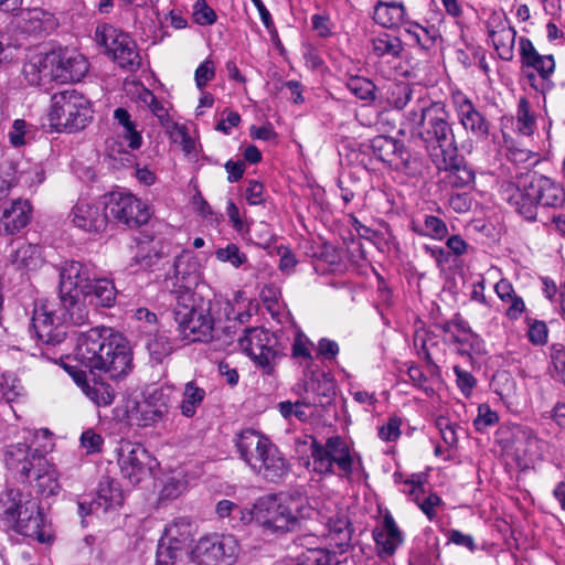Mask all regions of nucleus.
Wrapping results in <instances>:
<instances>
[{
	"mask_svg": "<svg viewBox=\"0 0 565 565\" xmlns=\"http://www.w3.org/2000/svg\"><path fill=\"white\" fill-rule=\"evenodd\" d=\"M74 359L89 371H102L111 379L131 370L132 356L127 341L110 328H92L76 340Z\"/></svg>",
	"mask_w": 565,
	"mask_h": 565,
	"instance_id": "f257e3e1",
	"label": "nucleus"
},
{
	"mask_svg": "<svg viewBox=\"0 0 565 565\" xmlns=\"http://www.w3.org/2000/svg\"><path fill=\"white\" fill-rule=\"evenodd\" d=\"M450 114L445 104L430 102L422 93L417 96L416 106L406 114V121L412 136L425 142L429 152L436 149L456 147Z\"/></svg>",
	"mask_w": 565,
	"mask_h": 565,
	"instance_id": "f03ea898",
	"label": "nucleus"
},
{
	"mask_svg": "<svg viewBox=\"0 0 565 565\" xmlns=\"http://www.w3.org/2000/svg\"><path fill=\"white\" fill-rule=\"evenodd\" d=\"M3 520L19 534L51 543L54 534L39 501L19 489H8L1 499Z\"/></svg>",
	"mask_w": 565,
	"mask_h": 565,
	"instance_id": "7ed1b4c3",
	"label": "nucleus"
},
{
	"mask_svg": "<svg viewBox=\"0 0 565 565\" xmlns=\"http://www.w3.org/2000/svg\"><path fill=\"white\" fill-rule=\"evenodd\" d=\"M508 202L526 220H534L537 205L558 206L565 196L564 190L543 175L526 174L519 182L504 188Z\"/></svg>",
	"mask_w": 565,
	"mask_h": 565,
	"instance_id": "20e7f679",
	"label": "nucleus"
},
{
	"mask_svg": "<svg viewBox=\"0 0 565 565\" xmlns=\"http://www.w3.org/2000/svg\"><path fill=\"white\" fill-rule=\"evenodd\" d=\"M312 471L321 476L338 475L352 480L355 475H364L361 456L340 436L329 437L322 445L311 444Z\"/></svg>",
	"mask_w": 565,
	"mask_h": 565,
	"instance_id": "39448f33",
	"label": "nucleus"
},
{
	"mask_svg": "<svg viewBox=\"0 0 565 565\" xmlns=\"http://www.w3.org/2000/svg\"><path fill=\"white\" fill-rule=\"evenodd\" d=\"M93 118L89 100L75 89L56 92L51 97L46 120L51 131L73 132L84 129Z\"/></svg>",
	"mask_w": 565,
	"mask_h": 565,
	"instance_id": "423d86ee",
	"label": "nucleus"
},
{
	"mask_svg": "<svg viewBox=\"0 0 565 565\" xmlns=\"http://www.w3.org/2000/svg\"><path fill=\"white\" fill-rule=\"evenodd\" d=\"M218 302L198 295L174 307V320L179 337L188 342L212 340L215 327L213 308Z\"/></svg>",
	"mask_w": 565,
	"mask_h": 565,
	"instance_id": "0eeeda50",
	"label": "nucleus"
},
{
	"mask_svg": "<svg viewBox=\"0 0 565 565\" xmlns=\"http://www.w3.org/2000/svg\"><path fill=\"white\" fill-rule=\"evenodd\" d=\"M171 409L170 392L157 387L129 398L126 403V418L131 426L139 428L156 427L166 422Z\"/></svg>",
	"mask_w": 565,
	"mask_h": 565,
	"instance_id": "6e6552de",
	"label": "nucleus"
},
{
	"mask_svg": "<svg viewBox=\"0 0 565 565\" xmlns=\"http://www.w3.org/2000/svg\"><path fill=\"white\" fill-rule=\"evenodd\" d=\"M95 40L105 49V54L120 67L132 70L140 66L137 44L128 33L113 25L102 24L96 28Z\"/></svg>",
	"mask_w": 565,
	"mask_h": 565,
	"instance_id": "1a4fd4ad",
	"label": "nucleus"
},
{
	"mask_svg": "<svg viewBox=\"0 0 565 565\" xmlns=\"http://www.w3.org/2000/svg\"><path fill=\"white\" fill-rule=\"evenodd\" d=\"M239 554V543L231 534H212L201 537L191 551L196 565H232Z\"/></svg>",
	"mask_w": 565,
	"mask_h": 565,
	"instance_id": "9d476101",
	"label": "nucleus"
},
{
	"mask_svg": "<svg viewBox=\"0 0 565 565\" xmlns=\"http://www.w3.org/2000/svg\"><path fill=\"white\" fill-rule=\"evenodd\" d=\"M31 326L35 337L45 344H58L66 337L65 313L55 301H35Z\"/></svg>",
	"mask_w": 565,
	"mask_h": 565,
	"instance_id": "9b49d317",
	"label": "nucleus"
},
{
	"mask_svg": "<svg viewBox=\"0 0 565 565\" xmlns=\"http://www.w3.org/2000/svg\"><path fill=\"white\" fill-rule=\"evenodd\" d=\"M242 350L266 374H273L279 359L278 341L268 330L259 327L246 328L238 340Z\"/></svg>",
	"mask_w": 565,
	"mask_h": 565,
	"instance_id": "f8f14e48",
	"label": "nucleus"
},
{
	"mask_svg": "<svg viewBox=\"0 0 565 565\" xmlns=\"http://www.w3.org/2000/svg\"><path fill=\"white\" fill-rule=\"evenodd\" d=\"M192 536V524L188 519L180 518L169 523L158 544L156 565L181 564Z\"/></svg>",
	"mask_w": 565,
	"mask_h": 565,
	"instance_id": "ddd939ff",
	"label": "nucleus"
},
{
	"mask_svg": "<svg viewBox=\"0 0 565 565\" xmlns=\"http://www.w3.org/2000/svg\"><path fill=\"white\" fill-rule=\"evenodd\" d=\"M255 523L264 532L282 534L296 530V518L291 514L285 498L265 495L255 502Z\"/></svg>",
	"mask_w": 565,
	"mask_h": 565,
	"instance_id": "4468645a",
	"label": "nucleus"
},
{
	"mask_svg": "<svg viewBox=\"0 0 565 565\" xmlns=\"http://www.w3.org/2000/svg\"><path fill=\"white\" fill-rule=\"evenodd\" d=\"M105 209L108 215L129 226H140L150 218L148 205L131 193L116 191L105 195Z\"/></svg>",
	"mask_w": 565,
	"mask_h": 565,
	"instance_id": "2eb2a0df",
	"label": "nucleus"
},
{
	"mask_svg": "<svg viewBox=\"0 0 565 565\" xmlns=\"http://www.w3.org/2000/svg\"><path fill=\"white\" fill-rule=\"evenodd\" d=\"M118 465L122 478L138 484L151 476L156 459L142 445L122 441L118 452Z\"/></svg>",
	"mask_w": 565,
	"mask_h": 565,
	"instance_id": "dca6fc26",
	"label": "nucleus"
},
{
	"mask_svg": "<svg viewBox=\"0 0 565 565\" xmlns=\"http://www.w3.org/2000/svg\"><path fill=\"white\" fill-rule=\"evenodd\" d=\"M457 147L452 149H434L430 151V159L439 171H444L445 182L452 188H465L469 185L475 174L471 169L461 163L456 154Z\"/></svg>",
	"mask_w": 565,
	"mask_h": 565,
	"instance_id": "f3484780",
	"label": "nucleus"
},
{
	"mask_svg": "<svg viewBox=\"0 0 565 565\" xmlns=\"http://www.w3.org/2000/svg\"><path fill=\"white\" fill-rule=\"evenodd\" d=\"M70 222L77 228L87 233L104 231L108 222L105 200L96 203L86 199L78 200L68 214Z\"/></svg>",
	"mask_w": 565,
	"mask_h": 565,
	"instance_id": "a211bd4d",
	"label": "nucleus"
},
{
	"mask_svg": "<svg viewBox=\"0 0 565 565\" xmlns=\"http://www.w3.org/2000/svg\"><path fill=\"white\" fill-rule=\"evenodd\" d=\"M487 30L498 55L504 61H512L516 31L502 10L491 13L487 20Z\"/></svg>",
	"mask_w": 565,
	"mask_h": 565,
	"instance_id": "6ab92c4d",
	"label": "nucleus"
},
{
	"mask_svg": "<svg viewBox=\"0 0 565 565\" xmlns=\"http://www.w3.org/2000/svg\"><path fill=\"white\" fill-rule=\"evenodd\" d=\"M95 275V268L89 264L65 262L60 271V295L89 292Z\"/></svg>",
	"mask_w": 565,
	"mask_h": 565,
	"instance_id": "aec40b11",
	"label": "nucleus"
},
{
	"mask_svg": "<svg viewBox=\"0 0 565 565\" xmlns=\"http://www.w3.org/2000/svg\"><path fill=\"white\" fill-rule=\"evenodd\" d=\"M457 117L462 127L479 139L489 136V121L476 108L472 100L461 92L452 95Z\"/></svg>",
	"mask_w": 565,
	"mask_h": 565,
	"instance_id": "412c9836",
	"label": "nucleus"
},
{
	"mask_svg": "<svg viewBox=\"0 0 565 565\" xmlns=\"http://www.w3.org/2000/svg\"><path fill=\"white\" fill-rule=\"evenodd\" d=\"M6 465L21 478H30L32 471L46 467V459L38 450L31 451L29 446L19 443L8 447Z\"/></svg>",
	"mask_w": 565,
	"mask_h": 565,
	"instance_id": "4be33fe9",
	"label": "nucleus"
},
{
	"mask_svg": "<svg viewBox=\"0 0 565 565\" xmlns=\"http://www.w3.org/2000/svg\"><path fill=\"white\" fill-rule=\"evenodd\" d=\"M372 535L376 553L382 558L394 555L404 542L403 532L390 512L383 515V521L373 529Z\"/></svg>",
	"mask_w": 565,
	"mask_h": 565,
	"instance_id": "5701e85b",
	"label": "nucleus"
},
{
	"mask_svg": "<svg viewBox=\"0 0 565 565\" xmlns=\"http://www.w3.org/2000/svg\"><path fill=\"white\" fill-rule=\"evenodd\" d=\"M57 71V82H79L88 72L86 57L75 50H54Z\"/></svg>",
	"mask_w": 565,
	"mask_h": 565,
	"instance_id": "b1692460",
	"label": "nucleus"
},
{
	"mask_svg": "<svg viewBox=\"0 0 565 565\" xmlns=\"http://www.w3.org/2000/svg\"><path fill=\"white\" fill-rule=\"evenodd\" d=\"M274 443L254 429L242 430L235 440L241 459L252 469Z\"/></svg>",
	"mask_w": 565,
	"mask_h": 565,
	"instance_id": "393cba45",
	"label": "nucleus"
},
{
	"mask_svg": "<svg viewBox=\"0 0 565 565\" xmlns=\"http://www.w3.org/2000/svg\"><path fill=\"white\" fill-rule=\"evenodd\" d=\"M252 471L267 481L277 482L287 476L289 465L278 447L273 444Z\"/></svg>",
	"mask_w": 565,
	"mask_h": 565,
	"instance_id": "a878e982",
	"label": "nucleus"
},
{
	"mask_svg": "<svg viewBox=\"0 0 565 565\" xmlns=\"http://www.w3.org/2000/svg\"><path fill=\"white\" fill-rule=\"evenodd\" d=\"M17 19L18 26L29 34L49 33L55 30L58 24L51 12L41 8L20 10Z\"/></svg>",
	"mask_w": 565,
	"mask_h": 565,
	"instance_id": "bb28decb",
	"label": "nucleus"
},
{
	"mask_svg": "<svg viewBox=\"0 0 565 565\" xmlns=\"http://www.w3.org/2000/svg\"><path fill=\"white\" fill-rule=\"evenodd\" d=\"M31 205L26 200H17L0 207V230L15 234L28 225L31 218Z\"/></svg>",
	"mask_w": 565,
	"mask_h": 565,
	"instance_id": "cd10ccee",
	"label": "nucleus"
},
{
	"mask_svg": "<svg viewBox=\"0 0 565 565\" xmlns=\"http://www.w3.org/2000/svg\"><path fill=\"white\" fill-rule=\"evenodd\" d=\"M255 503L253 508H247L224 499L215 505V513L218 519L226 520L227 525L236 530H242L252 522H255Z\"/></svg>",
	"mask_w": 565,
	"mask_h": 565,
	"instance_id": "c85d7f7f",
	"label": "nucleus"
},
{
	"mask_svg": "<svg viewBox=\"0 0 565 565\" xmlns=\"http://www.w3.org/2000/svg\"><path fill=\"white\" fill-rule=\"evenodd\" d=\"M6 177L1 180L0 185V200L6 198L8 191L14 186L33 188L44 180V174L38 167H29L28 169L17 171L13 164L8 166Z\"/></svg>",
	"mask_w": 565,
	"mask_h": 565,
	"instance_id": "c756f323",
	"label": "nucleus"
},
{
	"mask_svg": "<svg viewBox=\"0 0 565 565\" xmlns=\"http://www.w3.org/2000/svg\"><path fill=\"white\" fill-rule=\"evenodd\" d=\"M519 51L524 67L535 70L543 78H547L555 70L553 55H541L532 42L526 38H520Z\"/></svg>",
	"mask_w": 565,
	"mask_h": 565,
	"instance_id": "7c9ffc66",
	"label": "nucleus"
},
{
	"mask_svg": "<svg viewBox=\"0 0 565 565\" xmlns=\"http://www.w3.org/2000/svg\"><path fill=\"white\" fill-rule=\"evenodd\" d=\"M74 380L97 407H106L113 404L116 392L110 384L96 379L87 381L85 375L81 373L75 374Z\"/></svg>",
	"mask_w": 565,
	"mask_h": 565,
	"instance_id": "2f4dec72",
	"label": "nucleus"
},
{
	"mask_svg": "<svg viewBox=\"0 0 565 565\" xmlns=\"http://www.w3.org/2000/svg\"><path fill=\"white\" fill-rule=\"evenodd\" d=\"M322 398L301 397L296 401H281L277 404V409L282 418L290 420L292 417L299 422H307L318 406H322Z\"/></svg>",
	"mask_w": 565,
	"mask_h": 565,
	"instance_id": "473e14b6",
	"label": "nucleus"
},
{
	"mask_svg": "<svg viewBox=\"0 0 565 565\" xmlns=\"http://www.w3.org/2000/svg\"><path fill=\"white\" fill-rule=\"evenodd\" d=\"M122 493L118 483L110 479H104L98 484L97 497L90 502V511L107 512L120 507Z\"/></svg>",
	"mask_w": 565,
	"mask_h": 565,
	"instance_id": "72a5a7b5",
	"label": "nucleus"
},
{
	"mask_svg": "<svg viewBox=\"0 0 565 565\" xmlns=\"http://www.w3.org/2000/svg\"><path fill=\"white\" fill-rule=\"evenodd\" d=\"M406 483L411 486L409 495L420 509V511L427 516L429 521L435 520L437 516V508L443 505L441 498L435 492H429L426 494L420 482L415 483L414 481H407Z\"/></svg>",
	"mask_w": 565,
	"mask_h": 565,
	"instance_id": "f704fd0d",
	"label": "nucleus"
},
{
	"mask_svg": "<svg viewBox=\"0 0 565 565\" xmlns=\"http://www.w3.org/2000/svg\"><path fill=\"white\" fill-rule=\"evenodd\" d=\"M374 21L384 28H394L405 22V7L402 2L379 1L374 8Z\"/></svg>",
	"mask_w": 565,
	"mask_h": 565,
	"instance_id": "c9c22d12",
	"label": "nucleus"
},
{
	"mask_svg": "<svg viewBox=\"0 0 565 565\" xmlns=\"http://www.w3.org/2000/svg\"><path fill=\"white\" fill-rule=\"evenodd\" d=\"M11 263L17 269L34 270L42 263L40 247L34 244L21 243L12 250L10 256Z\"/></svg>",
	"mask_w": 565,
	"mask_h": 565,
	"instance_id": "e433bc0d",
	"label": "nucleus"
},
{
	"mask_svg": "<svg viewBox=\"0 0 565 565\" xmlns=\"http://www.w3.org/2000/svg\"><path fill=\"white\" fill-rule=\"evenodd\" d=\"M114 119L119 127V136L127 141V147L130 150H137L142 145L141 132L137 130V126L131 120L130 114L125 108H116L114 110Z\"/></svg>",
	"mask_w": 565,
	"mask_h": 565,
	"instance_id": "4c0bfd02",
	"label": "nucleus"
},
{
	"mask_svg": "<svg viewBox=\"0 0 565 565\" xmlns=\"http://www.w3.org/2000/svg\"><path fill=\"white\" fill-rule=\"evenodd\" d=\"M85 295H60V306L65 313V323L71 321L74 324H83L88 318L85 306Z\"/></svg>",
	"mask_w": 565,
	"mask_h": 565,
	"instance_id": "58836bf2",
	"label": "nucleus"
},
{
	"mask_svg": "<svg viewBox=\"0 0 565 565\" xmlns=\"http://www.w3.org/2000/svg\"><path fill=\"white\" fill-rule=\"evenodd\" d=\"M40 52H30L22 65V77L29 86L47 87Z\"/></svg>",
	"mask_w": 565,
	"mask_h": 565,
	"instance_id": "ea45409f",
	"label": "nucleus"
},
{
	"mask_svg": "<svg viewBox=\"0 0 565 565\" xmlns=\"http://www.w3.org/2000/svg\"><path fill=\"white\" fill-rule=\"evenodd\" d=\"M90 302L103 307H110L116 299V288L113 281L105 278L94 277L90 285V291L85 294Z\"/></svg>",
	"mask_w": 565,
	"mask_h": 565,
	"instance_id": "a19ab883",
	"label": "nucleus"
},
{
	"mask_svg": "<svg viewBox=\"0 0 565 565\" xmlns=\"http://www.w3.org/2000/svg\"><path fill=\"white\" fill-rule=\"evenodd\" d=\"M291 392L297 396V398L301 397H318L321 398L327 397L330 398L333 395V388L331 383L324 381L320 383L316 381L313 376L308 380H302L292 385Z\"/></svg>",
	"mask_w": 565,
	"mask_h": 565,
	"instance_id": "79ce46f5",
	"label": "nucleus"
},
{
	"mask_svg": "<svg viewBox=\"0 0 565 565\" xmlns=\"http://www.w3.org/2000/svg\"><path fill=\"white\" fill-rule=\"evenodd\" d=\"M173 270L191 286L196 284L200 276V264L192 252L183 250L173 263Z\"/></svg>",
	"mask_w": 565,
	"mask_h": 565,
	"instance_id": "37998d69",
	"label": "nucleus"
},
{
	"mask_svg": "<svg viewBox=\"0 0 565 565\" xmlns=\"http://www.w3.org/2000/svg\"><path fill=\"white\" fill-rule=\"evenodd\" d=\"M161 288L162 291L174 296L177 305L189 301L191 298L196 296L191 291V285L181 279V276L173 269L166 275Z\"/></svg>",
	"mask_w": 565,
	"mask_h": 565,
	"instance_id": "c03bdc74",
	"label": "nucleus"
},
{
	"mask_svg": "<svg viewBox=\"0 0 565 565\" xmlns=\"http://www.w3.org/2000/svg\"><path fill=\"white\" fill-rule=\"evenodd\" d=\"M205 398V391L199 387L194 381H190L184 385L182 401L180 404L181 414L191 418L196 414Z\"/></svg>",
	"mask_w": 565,
	"mask_h": 565,
	"instance_id": "a18cd8bd",
	"label": "nucleus"
},
{
	"mask_svg": "<svg viewBox=\"0 0 565 565\" xmlns=\"http://www.w3.org/2000/svg\"><path fill=\"white\" fill-rule=\"evenodd\" d=\"M372 51L377 57L398 58L403 52V43L398 38L383 33L372 40Z\"/></svg>",
	"mask_w": 565,
	"mask_h": 565,
	"instance_id": "49530a36",
	"label": "nucleus"
},
{
	"mask_svg": "<svg viewBox=\"0 0 565 565\" xmlns=\"http://www.w3.org/2000/svg\"><path fill=\"white\" fill-rule=\"evenodd\" d=\"M190 484V476L188 470L181 468L175 470L171 476L167 477L161 490V498L173 500L183 494Z\"/></svg>",
	"mask_w": 565,
	"mask_h": 565,
	"instance_id": "de8ad7c7",
	"label": "nucleus"
},
{
	"mask_svg": "<svg viewBox=\"0 0 565 565\" xmlns=\"http://www.w3.org/2000/svg\"><path fill=\"white\" fill-rule=\"evenodd\" d=\"M412 230L420 235L427 236L434 239H444L448 234L446 223L437 216L425 215L423 223L412 221Z\"/></svg>",
	"mask_w": 565,
	"mask_h": 565,
	"instance_id": "09e8293b",
	"label": "nucleus"
},
{
	"mask_svg": "<svg viewBox=\"0 0 565 565\" xmlns=\"http://www.w3.org/2000/svg\"><path fill=\"white\" fill-rule=\"evenodd\" d=\"M31 476L35 477V488L41 497L49 498L58 493L60 484L56 473L50 468L47 462L46 467H43L41 470L35 469L31 472Z\"/></svg>",
	"mask_w": 565,
	"mask_h": 565,
	"instance_id": "8fccbe9b",
	"label": "nucleus"
},
{
	"mask_svg": "<svg viewBox=\"0 0 565 565\" xmlns=\"http://www.w3.org/2000/svg\"><path fill=\"white\" fill-rule=\"evenodd\" d=\"M372 149L380 160L393 162L396 157H399L402 145L393 138L377 136L372 140Z\"/></svg>",
	"mask_w": 565,
	"mask_h": 565,
	"instance_id": "3c124183",
	"label": "nucleus"
},
{
	"mask_svg": "<svg viewBox=\"0 0 565 565\" xmlns=\"http://www.w3.org/2000/svg\"><path fill=\"white\" fill-rule=\"evenodd\" d=\"M137 100L149 108L161 124L169 121V113L154 94L142 85L136 86Z\"/></svg>",
	"mask_w": 565,
	"mask_h": 565,
	"instance_id": "603ef678",
	"label": "nucleus"
},
{
	"mask_svg": "<svg viewBox=\"0 0 565 565\" xmlns=\"http://www.w3.org/2000/svg\"><path fill=\"white\" fill-rule=\"evenodd\" d=\"M147 349L150 358L156 363H161L174 351L173 342L162 333H156L148 342Z\"/></svg>",
	"mask_w": 565,
	"mask_h": 565,
	"instance_id": "864d4df0",
	"label": "nucleus"
},
{
	"mask_svg": "<svg viewBox=\"0 0 565 565\" xmlns=\"http://www.w3.org/2000/svg\"><path fill=\"white\" fill-rule=\"evenodd\" d=\"M286 503L290 509L291 514L296 518V529L299 526V521L310 519L315 513L309 498L299 493H292L285 497Z\"/></svg>",
	"mask_w": 565,
	"mask_h": 565,
	"instance_id": "5fc2aeb1",
	"label": "nucleus"
},
{
	"mask_svg": "<svg viewBox=\"0 0 565 565\" xmlns=\"http://www.w3.org/2000/svg\"><path fill=\"white\" fill-rule=\"evenodd\" d=\"M348 89L362 100H373L375 98V85L367 78L361 76H351L347 82Z\"/></svg>",
	"mask_w": 565,
	"mask_h": 565,
	"instance_id": "6e6d98bb",
	"label": "nucleus"
},
{
	"mask_svg": "<svg viewBox=\"0 0 565 565\" xmlns=\"http://www.w3.org/2000/svg\"><path fill=\"white\" fill-rule=\"evenodd\" d=\"M215 257L221 263H228L234 268H239L247 263V256L236 244H227L225 247H218L215 250Z\"/></svg>",
	"mask_w": 565,
	"mask_h": 565,
	"instance_id": "4d7b16f0",
	"label": "nucleus"
},
{
	"mask_svg": "<svg viewBox=\"0 0 565 565\" xmlns=\"http://www.w3.org/2000/svg\"><path fill=\"white\" fill-rule=\"evenodd\" d=\"M414 89L407 83H396L390 88L388 102L396 109H403L412 100Z\"/></svg>",
	"mask_w": 565,
	"mask_h": 565,
	"instance_id": "13d9d810",
	"label": "nucleus"
},
{
	"mask_svg": "<svg viewBox=\"0 0 565 565\" xmlns=\"http://www.w3.org/2000/svg\"><path fill=\"white\" fill-rule=\"evenodd\" d=\"M516 129L524 136H530L534 129V117L530 113L529 103L525 98L520 99L518 105Z\"/></svg>",
	"mask_w": 565,
	"mask_h": 565,
	"instance_id": "bf43d9fd",
	"label": "nucleus"
},
{
	"mask_svg": "<svg viewBox=\"0 0 565 565\" xmlns=\"http://www.w3.org/2000/svg\"><path fill=\"white\" fill-rule=\"evenodd\" d=\"M193 21L199 25H211L216 21L215 11L205 0H196L193 4Z\"/></svg>",
	"mask_w": 565,
	"mask_h": 565,
	"instance_id": "052dcab7",
	"label": "nucleus"
},
{
	"mask_svg": "<svg viewBox=\"0 0 565 565\" xmlns=\"http://www.w3.org/2000/svg\"><path fill=\"white\" fill-rule=\"evenodd\" d=\"M498 420V414L492 411L488 404H481L478 407V415L473 420V426L477 430L483 431L487 428L495 425Z\"/></svg>",
	"mask_w": 565,
	"mask_h": 565,
	"instance_id": "680f3d73",
	"label": "nucleus"
},
{
	"mask_svg": "<svg viewBox=\"0 0 565 565\" xmlns=\"http://www.w3.org/2000/svg\"><path fill=\"white\" fill-rule=\"evenodd\" d=\"M215 77V65L212 60L203 61L194 73L195 85L200 90L207 85Z\"/></svg>",
	"mask_w": 565,
	"mask_h": 565,
	"instance_id": "e2e57ef3",
	"label": "nucleus"
},
{
	"mask_svg": "<svg viewBox=\"0 0 565 565\" xmlns=\"http://www.w3.org/2000/svg\"><path fill=\"white\" fill-rule=\"evenodd\" d=\"M41 53V61L43 66V74L46 78V84L50 86L53 82H57V68L56 67V61H55V52L54 50L49 52H40Z\"/></svg>",
	"mask_w": 565,
	"mask_h": 565,
	"instance_id": "0e129e2a",
	"label": "nucleus"
},
{
	"mask_svg": "<svg viewBox=\"0 0 565 565\" xmlns=\"http://www.w3.org/2000/svg\"><path fill=\"white\" fill-rule=\"evenodd\" d=\"M402 419L390 417L387 423L379 428V437L384 441H394L401 436Z\"/></svg>",
	"mask_w": 565,
	"mask_h": 565,
	"instance_id": "69168bd1",
	"label": "nucleus"
},
{
	"mask_svg": "<svg viewBox=\"0 0 565 565\" xmlns=\"http://www.w3.org/2000/svg\"><path fill=\"white\" fill-rule=\"evenodd\" d=\"M103 443V437L93 429L83 431L81 436V446L85 449L86 454L100 451Z\"/></svg>",
	"mask_w": 565,
	"mask_h": 565,
	"instance_id": "338daca9",
	"label": "nucleus"
},
{
	"mask_svg": "<svg viewBox=\"0 0 565 565\" xmlns=\"http://www.w3.org/2000/svg\"><path fill=\"white\" fill-rule=\"evenodd\" d=\"M436 426L439 429L440 436L446 445L455 446L458 441L456 426L450 423L446 417H439L436 420Z\"/></svg>",
	"mask_w": 565,
	"mask_h": 565,
	"instance_id": "774afa93",
	"label": "nucleus"
}]
</instances>
